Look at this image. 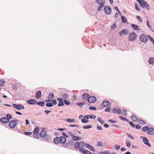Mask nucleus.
<instances>
[{"mask_svg":"<svg viewBox=\"0 0 154 154\" xmlns=\"http://www.w3.org/2000/svg\"><path fill=\"white\" fill-rule=\"evenodd\" d=\"M130 125H131L133 127H135V125L133 124V122H129Z\"/></svg>","mask_w":154,"mask_h":154,"instance_id":"64","label":"nucleus"},{"mask_svg":"<svg viewBox=\"0 0 154 154\" xmlns=\"http://www.w3.org/2000/svg\"><path fill=\"white\" fill-rule=\"evenodd\" d=\"M96 2L100 5L103 4L105 2V0H96Z\"/></svg>","mask_w":154,"mask_h":154,"instance_id":"19","label":"nucleus"},{"mask_svg":"<svg viewBox=\"0 0 154 154\" xmlns=\"http://www.w3.org/2000/svg\"><path fill=\"white\" fill-rule=\"evenodd\" d=\"M97 146H100V147L102 146L103 145H102V142L100 141L98 142L97 143Z\"/></svg>","mask_w":154,"mask_h":154,"instance_id":"50","label":"nucleus"},{"mask_svg":"<svg viewBox=\"0 0 154 154\" xmlns=\"http://www.w3.org/2000/svg\"><path fill=\"white\" fill-rule=\"evenodd\" d=\"M154 130V129L152 128H149L148 129V132H147V134H151L150 132H152Z\"/></svg>","mask_w":154,"mask_h":154,"instance_id":"27","label":"nucleus"},{"mask_svg":"<svg viewBox=\"0 0 154 154\" xmlns=\"http://www.w3.org/2000/svg\"><path fill=\"white\" fill-rule=\"evenodd\" d=\"M64 103L65 104L67 105H69L70 104V103L66 100H64Z\"/></svg>","mask_w":154,"mask_h":154,"instance_id":"55","label":"nucleus"},{"mask_svg":"<svg viewBox=\"0 0 154 154\" xmlns=\"http://www.w3.org/2000/svg\"><path fill=\"white\" fill-rule=\"evenodd\" d=\"M92 127L91 125L84 126L83 127L84 129H88L91 128Z\"/></svg>","mask_w":154,"mask_h":154,"instance_id":"40","label":"nucleus"},{"mask_svg":"<svg viewBox=\"0 0 154 154\" xmlns=\"http://www.w3.org/2000/svg\"><path fill=\"white\" fill-rule=\"evenodd\" d=\"M137 35L134 32H131L129 35V40L132 41L136 38Z\"/></svg>","mask_w":154,"mask_h":154,"instance_id":"3","label":"nucleus"},{"mask_svg":"<svg viewBox=\"0 0 154 154\" xmlns=\"http://www.w3.org/2000/svg\"><path fill=\"white\" fill-rule=\"evenodd\" d=\"M135 8L138 11H140V9L138 8V6H137V3H135Z\"/></svg>","mask_w":154,"mask_h":154,"instance_id":"61","label":"nucleus"},{"mask_svg":"<svg viewBox=\"0 0 154 154\" xmlns=\"http://www.w3.org/2000/svg\"><path fill=\"white\" fill-rule=\"evenodd\" d=\"M104 6L103 4L101 5H100L98 8V10L99 11H100L101 9L103 8Z\"/></svg>","mask_w":154,"mask_h":154,"instance_id":"45","label":"nucleus"},{"mask_svg":"<svg viewBox=\"0 0 154 154\" xmlns=\"http://www.w3.org/2000/svg\"><path fill=\"white\" fill-rule=\"evenodd\" d=\"M148 37L149 39L150 40V41L153 42V45H154V39L152 38L151 36L149 35H148Z\"/></svg>","mask_w":154,"mask_h":154,"instance_id":"36","label":"nucleus"},{"mask_svg":"<svg viewBox=\"0 0 154 154\" xmlns=\"http://www.w3.org/2000/svg\"><path fill=\"white\" fill-rule=\"evenodd\" d=\"M38 105L41 106L42 107H43L44 106L45 103L43 101H40L36 103Z\"/></svg>","mask_w":154,"mask_h":154,"instance_id":"22","label":"nucleus"},{"mask_svg":"<svg viewBox=\"0 0 154 154\" xmlns=\"http://www.w3.org/2000/svg\"><path fill=\"white\" fill-rule=\"evenodd\" d=\"M146 24H147V26L149 27L150 30L153 31V30L152 29L151 27V26H150L149 25V23L148 20H147V21Z\"/></svg>","mask_w":154,"mask_h":154,"instance_id":"47","label":"nucleus"},{"mask_svg":"<svg viewBox=\"0 0 154 154\" xmlns=\"http://www.w3.org/2000/svg\"><path fill=\"white\" fill-rule=\"evenodd\" d=\"M24 133L26 135H31L32 134V132H24Z\"/></svg>","mask_w":154,"mask_h":154,"instance_id":"60","label":"nucleus"},{"mask_svg":"<svg viewBox=\"0 0 154 154\" xmlns=\"http://www.w3.org/2000/svg\"><path fill=\"white\" fill-rule=\"evenodd\" d=\"M72 139L76 141L78 140H79L81 139V138L79 137H77L75 136H73L72 137Z\"/></svg>","mask_w":154,"mask_h":154,"instance_id":"26","label":"nucleus"},{"mask_svg":"<svg viewBox=\"0 0 154 154\" xmlns=\"http://www.w3.org/2000/svg\"><path fill=\"white\" fill-rule=\"evenodd\" d=\"M127 134V135L128 136V137H129L130 139H132V140L134 139V138L133 137V136L131 135V134Z\"/></svg>","mask_w":154,"mask_h":154,"instance_id":"59","label":"nucleus"},{"mask_svg":"<svg viewBox=\"0 0 154 154\" xmlns=\"http://www.w3.org/2000/svg\"><path fill=\"white\" fill-rule=\"evenodd\" d=\"M46 106L48 107H51L53 106V105L51 103H47L46 104Z\"/></svg>","mask_w":154,"mask_h":154,"instance_id":"41","label":"nucleus"},{"mask_svg":"<svg viewBox=\"0 0 154 154\" xmlns=\"http://www.w3.org/2000/svg\"><path fill=\"white\" fill-rule=\"evenodd\" d=\"M104 10L105 12L107 14H109L111 12V8L109 6H105L104 8Z\"/></svg>","mask_w":154,"mask_h":154,"instance_id":"6","label":"nucleus"},{"mask_svg":"<svg viewBox=\"0 0 154 154\" xmlns=\"http://www.w3.org/2000/svg\"><path fill=\"white\" fill-rule=\"evenodd\" d=\"M82 123H85L88 122V121L87 120L85 119L84 118L83 119H82Z\"/></svg>","mask_w":154,"mask_h":154,"instance_id":"49","label":"nucleus"},{"mask_svg":"<svg viewBox=\"0 0 154 154\" xmlns=\"http://www.w3.org/2000/svg\"><path fill=\"white\" fill-rule=\"evenodd\" d=\"M41 92L40 91H38L37 92L36 94V98L37 99H39L41 97Z\"/></svg>","mask_w":154,"mask_h":154,"instance_id":"15","label":"nucleus"},{"mask_svg":"<svg viewBox=\"0 0 154 154\" xmlns=\"http://www.w3.org/2000/svg\"><path fill=\"white\" fill-rule=\"evenodd\" d=\"M51 102L52 103V104L54 105H56L57 104V102L56 100L53 99L51 101Z\"/></svg>","mask_w":154,"mask_h":154,"instance_id":"44","label":"nucleus"},{"mask_svg":"<svg viewBox=\"0 0 154 154\" xmlns=\"http://www.w3.org/2000/svg\"><path fill=\"white\" fill-rule=\"evenodd\" d=\"M39 131V128L38 127H36L35 128L34 130V131H33V134L34 133H38V131Z\"/></svg>","mask_w":154,"mask_h":154,"instance_id":"29","label":"nucleus"},{"mask_svg":"<svg viewBox=\"0 0 154 154\" xmlns=\"http://www.w3.org/2000/svg\"><path fill=\"white\" fill-rule=\"evenodd\" d=\"M139 122L140 124H145V123L144 122V121L141 119L139 121Z\"/></svg>","mask_w":154,"mask_h":154,"instance_id":"52","label":"nucleus"},{"mask_svg":"<svg viewBox=\"0 0 154 154\" xmlns=\"http://www.w3.org/2000/svg\"><path fill=\"white\" fill-rule=\"evenodd\" d=\"M75 121V119H68L67 120V121L69 122H74Z\"/></svg>","mask_w":154,"mask_h":154,"instance_id":"39","label":"nucleus"},{"mask_svg":"<svg viewBox=\"0 0 154 154\" xmlns=\"http://www.w3.org/2000/svg\"><path fill=\"white\" fill-rule=\"evenodd\" d=\"M69 127H79V126L78 125H69Z\"/></svg>","mask_w":154,"mask_h":154,"instance_id":"57","label":"nucleus"},{"mask_svg":"<svg viewBox=\"0 0 154 154\" xmlns=\"http://www.w3.org/2000/svg\"><path fill=\"white\" fill-rule=\"evenodd\" d=\"M121 19L122 22L126 23V17L123 16H122Z\"/></svg>","mask_w":154,"mask_h":154,"instance_id":"32","label":"nucleus"},{"mask_svg":"<svg viewBox=\"0 0 154 154\" xmlns=\"http://www.w3.org/2000/svg\"><path fill=\"white\" fill-rule=\"evenodd\" d=\"M89 109L91 110H96V109L95 107L93 106H90L89 108Z\"/></svg>","mask_w":154,"mask_h":154,"instance_id":"56","label":"nucleus"},{"mask_svg":"<svg viewBox=\"0 0 154 154\" xmlns=\"http://www.w3.org/2000/svg\"><path fill=\"white\" fill-rule=\"evenodd\" d=\"M148 62L151 64H154V58L150 57L149 58Z\"/></svg>","mask_w":154,"mask_h":154,"instance_id":"23","label":"nucleus"},{"mask_svg":"<svg viewBox=\"0 0 154 154\" xmlns=\"http://www.w3.org/2000/svg\"><path fill=\"white\" fill-rule=\"evenodd\" d=\"M84 104V103H77V105L80 106H82Z\"/></svg>","mask_w":154,"mask_h":154,"instance_id":"53","label":"nucleus"},{"mask_svg":"<svg viewBox=\"0 0 154 154\" xmlns=\"http://www.w3.org/2000/svg\"><path fill=\"white\" fill-rule=\"evenodd\" d=\"M127 146L129 148L131 147V143L128 140H127L126 141Z\"/></svg>","mask_w":154,"mask_h":154,"instance_id":"31","label":"nucleus"},{"mask_svg":"<svg viewBox=\"0 0 154 154\" xmlns=\"http://www.w3.org/2000/svg\"><path fill=\"white\" fill-rule=\"evenodd\" d=\"M6 117L9 119H11L12 117L10 114H8L6 115Z\"/></svg>","mask_w":154,"mask_h":154,"instance_id":"51","label":"nucleus"},{"mask_svg":"<svg viewBox=\"0 0 154 154\" xmlns=\"http://www.w3.org/2000/svg\"><path fill=\"white\" fill-rule=\"evenodd\" d=\"M60 137H57L55 138L54 140V142L56 144H58L60 142Z\"/></svg>","mask_w":154,"mask_h":154,"instance_id":"16","label":"nucleus"},{"mask_svg":"<svg viewBox=\"0 0 154 154\" xmlns=\"http://www.w3.org/2000/svg\"><path fill=\"white\" fill-rule=\"evenodd\" d=\"M27 103L29 104H34L36 103V101L33 99H30L27 101Z\"/></svg>","mask_w":154,"mask_h":154,"instance_id":"13","label":"nucleus"},{"mask_svg":"<svg viewBox=\"0 0 154 154\" xmlns=\"http://www.w3.org/2000/svg\"><path fill=\"white\" fill-rule=\"evenodd\" d=\"M131 26L135 30H139V26H138L134 24H131Z\"/></svg>","mask_w":154,"mask_h":154,"instance_id":"18","label":"nucleus"},{"mask_svg":"<svg viewBox=\"0 0 154 154\" xmlns=\"http://www.w3.org/2000/svg\"><path fill=\"white\" fill-rule=\"evenodd\" d=\"M40 137H42L45 140L49 141L51 140L50 135L45 131L42 130L40 133Z\"/></svg>","mask_w":154,"mask_h":154,"instance_id":"1","label":"nucleus"},{"mask_svg":"<svg viewBox=\"0 0 154 154\" xmlns=\"http://www.w3.org/2000/svg\"><path fill=\"white\" fill-rule=\"evenodd\" d=\"M129 33V31L128 30L124 29L121 31L119 32V35L120 36H122L123 34L125 35H128Z\"/></svg>","mask_w":154,"mask_h":154,"instance_id":"9","label":"nucleus"},{"mask_svg":"<svg viewBox=\"0 0 154 154\" xmlns=\"http://www.w3.org/2000/svg\"><path fill=\"white\" fill-rule=\"evenodd\" d=\"M97 130H99L101 131L102 130V127L99 125H97Z\"/></svg>","mask_w":154,"mask_h":154,"instance_id":"62","label":"nucleus"},{"mask_svg":"<svg viewBox=\"0 0 154 154\" xmlns=\"http://www.w3.org/2000/svg\"><path fill=\"white\" fill-rule=\"evenodd\" d=\"M63 98L66 100V99H68L69 98V96L68 94H64L63 96Z\"/></svg>","mask_w":154,"mask_h":154,"instance_id":"33","label":"nucleus"},{"mask_svg":"<svg viewBox=\"0 0 154 154\" xmlns=\"http://www.w3.org/2000/svg\"><path fill=\"white\" fill-rule=\"evenodd\" d=\"M16 125V123L13 120H11L9 123V126L11 128H14Z\"/></svg>","mask_w":154,"mask_h":154,"instance_id":"7","label":"nucleus"},{"mask_svg":"<svg viewBox=\"0 0 154 154\" xmlns=\"http://www.w3.org/2000/svg\"><path fill=\"white\" fill-rule=\"evenodd\" d=\"M140 138L143 140V141L145 144L147 145L149 147L151 146V145L149 143V141L147 139L143 136H141Z\"/></svg>","mask_w":154,"mask_h":154,"instance_id":"5","label":"nucleus"},{"mask_svg":"<svg viewBox=\"0 0 154 154\" xmlns=\"http://www.w3.org/2000/svg\"><path fill=\"white\" fill-rule=\"evenodd\" d=\"M140 4V6L143 8H144V3L143 0H136Z\"/></svg>","mask_w":154,"mask_h":154,"instance_id":"21","label":"nucleus"},{"mask_svg":"<svg viewBox=\"0 0 154 154\" xmlns=\"http://www.w3.org/2000/svg\"><path fill=\"white\" fill-rule=\"evenodd\" d=\"M98 120L102 124H103L104 123V122L100 117H99L98 118Z\"/></svg>","mask_w":154,"mask_h":154,"instance_id":"37","label":"nucleus"},{"mask_svg":"<svg viewBox=\"0 0 154 154\" xmlns=\"http://www.w3.org/2000/svg\"><path fill=\"white\" fill-rule=\"evenodd\" d=\"M109 122L111 123H114L116 122V121H114L112 119H109L108 121Z\"/></svg>","mask_w":154,"mask_h":154,"instance_id":"63","label":"nucleus"},{"mask_svg":"<svg viewBox=\"0 0 154 154\" xmlns=\"http://www.w3.org/2000/svg\"><path fill=\"white\" fill-rule=\"evenodd\" d=\"M79 149L80 151L82 152L83 153L85 152V150H84V148L82 146H81L79 147Z\"/></svg>","mask_w":154,"mask_h":154,"instance_id":"43","label":"nucleus"},{"mask_svg":"<svg viewBox=\"0 0 154 154\" xmlns=\"http://www.w3.org/2000/svg\"><path fill=\"white\" fill-rule=\"evenodd\" d=\"M148 126H145L142 128V131L143 132H146L148 130Z\"/></svg>","mask_w":154,"mask_h":154,"instance_id":"34","label":"nucleus"},{"mask_svg":"<svg viewBox=\"0 0 154 154\" xmlns=\"http://www.w3.org/2000/svg\"><path fill=\"white\" fill-rule=\"evenodd\" d=\"M5 82L3 80H0V86H2L4 85Z\"/></svg>","mask_w":154,"mask_h":154,"instance_id":"35","label":"nucleus"},{"mask_svg":"<svg viewBox=\"0 0 154 154\" xmlns=\"http://www.w3.org/2000/svg\"><path fill=\"white\" fill-rule=\"evenodd\" d=\"M89 95L86 93H84L82 96V98L85 100L88 99L89 98Z\"/></svg>","mask_w":154,"mask_h":154,"instance_id":"20","label":"nucleus"},{"mask_svg":"<svg viewBox=\"0 0 154 154\" xmlns=\"http://www.w3.org/2000/svg\"><path fill=\"white\" fill-rule=\"evenodd\" d=\"M54 95L53 93H51L49 94L48 98L49 99H51L54 98Z\"/></svg>","mask_w":154,"mask_h":154,"instance_id":"30","label":"nucleus"},{"mask_svg":"<svg viewBox=\"0 0 154 154\" xmlns=\"http://www.w3.org/2000/svg\"><path fill=\"white\" fill-rule=\"evenodd\" d=\"M143 2L144 7H145L147 10H149L150 8L149 5L144 0H143Z\"/></svg>","mask_w":154,"mask_h":154,"instance_id":"17","label":"nucleus"},{"mask_svg":"<svg viewBox=\"0 0 154 154\" xmlns=\"http://www.w3.org/2000/svg\"><path fill=\"white\" fill-rule=\"evenodd\" d=\"M10 121L8 118L7 117H3L1 118L0 119L1 122L3 123H6Z\"/></svg>","mask_w":154,"mask_h":154,"instance_id":"10","label":"nucleus"},{"mask_svg":"<svg viewBox=\"0 0 154 154\" xmlns=\"http://www.w3.org/2000/svg\"><path fill=\"white\" fill-rule=\"evenodd\" d=\"M33 137L35 138H38L40 137V133L39 132L38 133H36L33 134Z\"/></svg>","mask_w":154,"mask_h":154,"instance_id":"24","label":"nucleus"},{"mask_svg":"<svg viewBox=\"0 0 154 154\" xmlns=\"http://www.w3.org/2000/svg\"><path fill=\"white\" fill-rule=\"evenodd\" d=\"M140 39L141 42L145 43L147 41V38L145 35L142 34L140 36Z\"/></svg>","mask_w":154,"mask_h":154,"instance_id":"2","label":"nucleus"},{"mask_svg":"<svg viewBox=\"0 0 154 154\" xmlns=\"http://www.w3.org/2000/svg\"><path fill=\"white\" fill-rule=\"evenodd\" d=\"M13 106L15 109L19 110H20L21 109H24V106L20 104L17 105L16 104L14 103L13 104Z\"/></svg>","mask_w":154,"mask_h":154,"instance_id":"4","label":"nucleus"},{"mask_svg":"<svg viewBox=\"0 0 154 154\" xmlns=\"http://www.w3.org/2000/svg\"><path fill=\"white\" fill-rule=\"evenodd\" d=\"M110 103L109 101L107 100H105L102 103V105L103 106L106 107L109 106Z\"/></svg>","mask_w":154,"mask_h":154,"instance_id":"12","label":"nucleus"},{"mask_svg":"<svg viewBox=\"0 0 154 154\" xmlns=\"http://www.w3.org/2000/svg\"><path fill=\"white\" fill-rule=\"evenodd\" d=\"M119 118H120V119H122L123 120H124V121H125L128 122V120L126 118H124L122 116H119Z\"/></svg>","mask_w":154,"mask_h":154,"instance_id":"38","label":"nucleus"},{"mask_svg":"<svg viewBox=\"0 0 154 154\" xmlns=\"http://www.w3.org/2000/svg\"><path fill=\"white\" fill-rule=\"evenodd\" d=\"M80 143L79 142H76L74 144V147L78 149L80 147Z\"/></svg>","mask_w":154,"mask_h":154,"instance_id":"25","label":"nucleus"},{"mask_svg":"<svg viewBox=\"0 0 154 154\" xmlns=\"http://www.w3.org/2000/svg\"><path fill=\"white\" fill-rule=\"evenodd\" d=\"M96 100V98L94 96H91L89 97L88 99V101L89 103H94Z\"/></svg>","mask_w":154,"mask_h":154,"instance_id":"8","label":"nucleus"},{"mask_svg":"<svg viewBox=\"0 0 154 154\" xmlns=\"http://www.w3.org/2000/svg\"><path fill=\"white\" fill-rule=\"evenodd\" d=\"M64 103L63 101L59 102L58 104V106H62L64 105Z\"/></svg>","mask_w":154,"mask_h":154,"instance_id":"42","label":"nucleus"},{"mask_svg":"<svg viewBox=\"0 0 154 154\" xmlns=\"http://www.w3.org/2000/svg\"><path fill=\"white\" fill-rule=\"evenodd\" d=\"M101 154H110V152L108 151H105L104 152H101L100 153Z\"/></svg>","mask_w":154,"mask_h":154,"instance_id":"46","label":"nucleus"},{"mask_svg":"<svg viewBox=\"0 0 154 154\" xmlns=\"http://www.w3.org/2000/svg\"><path fill=\"white\" fill-rule=\"evenodd\" d=\"M60 142L62 143H65L66 141V138L63 136H60Z\"/></svg>","mask_w":154,"mask_h":154,"instance_id":"14","label":"nucleus"},{"mask_svg":"<svg viewBox=\"0 0 154 154\" xmlns=\"http://www.w3.org/2000/svg\"><path fill=\"white\" fill-rule=\"evenodd\" d=\"M131 118L132 119V120L134 121H137L138 119V118L133 115L132 116Z\"/></svg>","mask_w":154,"mask_h":154,"instance_id":"28","label":"nucleus"},{"mask_svg":"<svg viewBox=\"0 0 154 154\" xmlns=\"http://www.w3.org/2000/svg\"><path fill=\"white\" fill-rule=\"evenodd\" d=\"M85 146L89 148L90 150L92 151H95L94 147L88 144L85 143Z\"/></svg>","mask_w":154,"mask_h":154,"instance_id":"11","label":"nucleus"},{"mask_svg":"<svg viewBox=\"0 0 154 154\" xmlns=\"http://www.w3.org/2000/svg\"><path fill=\"white\" fill-rule=\"evenodd\" d=\"M137 18L138 20L140 21V22H142V20L140 16H137Z\"/></svg>","mask_w":154,"mask_h":154,"instance_id":"58","label":"nucleus"},{"mask_svg":"<svg viewBox=\"0 0 154 154\" xmlns=\"http://www.w3.org/2000/svg\"><path fill=\"white\" fill-rule=\"evenodd\" d=\"M89 116L90 118L91 119H94L96 117V116H94V115H90V116Z\"/></svg>","mask_w":154,"mask_h":154,"instance_id":"54","label":"nucleus"},{"mask_svg":"<svg viewBox=\"0 0 154 154\" xmlns=\"http://www.w3.org/2000/svg\"><path fill=\"white\" fill-rule=\"evenodd\" d=\"M83 154H92L90 151L85 150L83 153Z\"/></svg>","mask_w":154,"mask_h":154,"instance_id":"48","label":"nucleus"}]
</instances>
